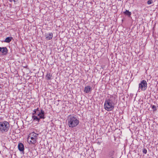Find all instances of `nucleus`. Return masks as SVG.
<instances>
[{"instance_id":"obj_1","label":"nucleus","mask_w":158,"mask_h":158,"mask_svg":"<svg viewBox=\"0 0 158 158\" xmlns=\"http://www.w3.org/2000/svg\"><path fill=\"white\" fill-rule=\"evenodd\" d=\"M68 125L70 127L73 128L77 126L79 121L76 115H70L67 118Z\"/></svg>"},{"instance_id":"obj_2","label":"nucleus","mask_w":158,"mask_h":158,"mask_svg":"<svg viewBox=\"0 0 158 158\" xmlns=\"http://www.w3.org/2000/svg\"><path fill=\"white\" fill-rule=\"evenodd\" d=\"M38 135V134L34 132L30 133L27 138V141H28L29 144H35L37 141Z\"/></svg>"},{"instance_id":"obj_3","label":"nucleus","mask_w":158,"mask_h":158,"mask_svg":"<svg viewBox=\"0 0 158 158\" xmlns=\"http://www.w3.org/2000/svg\"><path fill=\"white\" fill-rule=\"evenodd\" d=\"M10 128L9 123L6 121L0 122V132L2 133L6 132Z\"/></svg>"},{"instance_id":"obj_4","label":"nucleus","mask_w":158,"mask_h":158,"mask_svg":"<svg viewBox=\"0 0 158 158\" xmlns=\"http://www.w3.org/2000/svg\"><path fill=\"white\" fill-rule=\"evenodd\" d=\"M116 96L114 95L110 98L109 99V111L112 110L117 103V101L115 100Z\"/></svg>"},{"instance_id":"obj_5","label":"nucleus","mask_w":158,"mask_h":158,"mask_svg":"<svg viewBox=\"0 0 158 158\" xmlns=\"http://www.w3.org/2000/svg\"><path fill=\"white\" fill-rule=\"evenodd\" d=\"M147 83L146 81H142L139 84V88L142 90H145L147 88Z\"/></svg>"},{"instance_id":"obj_6","label":"nucleus","mask_w":158,"mask_h":158,"mask_svg":"<svg viewBox=\"0 0 158 158\" xmlns=\"http://www.w3.org/2000/svg\"><path fill=\"white\" fill-rule=\"evenodd\" d=\"M45 113L44 111L43 110L41 109L40 112L38 113V116L40 117V118L44 119L45 118Z\"/></svg>"},{"instance_id":"obj_7","label":"nucleus","mask_w":158,"mask_h":158,"mask_svg":"<svg viewBox=\"0 0 158 158\" xmlns=\"http://www.w3.org/2000/svg\"><path fill=\"white\" fill-rule=\"evenodd\" d=\"M0 52L3 55H6L7 53L8 50L6 47H1V51Z\"/></svg>"},{"instance_id":"obj_8","label":"nucleus","mask_w":158,"mask_h":158,"mask_svg":"<svg viewBox=\"0 0 158 158\" xmlns=\"http://www.w3.org/2000/svg\"><path fill=\"white\" fill-rule=\"evenodd\" d=\"M18 148L19 151L21 152L24 151V146L22 143H19Z\"/></svg>"},{"instance_id":"obj_9","label":"nucleus","mask_w":158,"mask_h":158,"mask_svg":"<svg viewBox=\"0 0 158 158\" xmlns=\"http://www.w3.org/2000/svg\"><path fill=\"white\" fill-rule=\"evenodd\" d=\"M32 118L33 121H36L38 123L40 122V119H41L40 118V117H38L37 115H33Z\"/></svg>"},{"instance_id":"obj_10","label":"nucleus","mask_w":158,"mask_h":158,"mask_svg":"<svg viewBox=\"0 0 158 158\" xmlns=\"http://www.w3.org/2000/svg\"><path fill=\"white\" fill-rule=\"evenodd\" d=\"M46 36L47 40H50L53 37V34L52 33H49L46 35Z\"/></svg>"},{"instance_id":"obj_11","label":"nucleus","mask_w":158,"mask_h":158,"mask_svg":"<svg viewBox=\"0 0 158 158\" xmlns=\"http://www.w3.org/2000/svg\"><path fill=\"white\" fill-rule=\"evenodd\" d=\"M91 90V89L89 86H87L85 87L84 91L86 93H89Z\"/></svg>"},{"instance_id":"obj_12","label":"nucleus","mask_w":158,"mask_h":158,"mask_svg":"<svg viewBox=\"0 0 158 158\" xmlns=\"http://www.w3.org/2000/svg\"><path fill=\"white\" fill-rule=\"evenodd\" d=\"M105 109L107 111H109V100H107L104 103Z\"/></svg>"},{"instance_id":"obj_13","label":"nucleus","mask_w":158,"mask_h":158,"mask_svg":"<svg viewBox=\"0 0 158 158\" xmlns=\"http://www.w3.org/2000/svg\"><path fill=\"white\" fill-rule=\"evenodd\" d=\"M123 13L125 15L128 16L129 17H131V12L127 10H126L125 11L123 12Z\"/></svg>"},{"instance_id":"obj_14","label":"nucleus","mask_w":158,"mask_h":158,"mask_svg":"<svg viewBox=\"0 0 158 158\" xmlns=\"http://www.w3.org/2000/svg\"><path fill=\"white\" fill-rule=\"evenodd\" d=\"M12 39V37H8L4 41V42L8 43H9L10 41H11Z\"/></svg>"},{"instance_id":"obj_15","label":"nucleus","mask_w":158,"mask_h":158,"mask_svg":"<svg viewBox=\"0 0 158 158\" xmlns=\"http://www.w3.org/2000/svg\"><path fill=\"white\" fill-rule=\"evenodd\" d=\"M52 77V75L49 73H47L46 75V77L48 79H50Z\"/></svg>"},{"instance_id":"obj_16","label":"nucleus","mask_w":158,"mask_h":158,"mask_svg":"<svg viewBox=\"0 0 158 158\" xmlns=\"http://www.w3.org/2000/svg\"><path fill=\"white\" fill-rule=\"evenodd\" d=\"M151 107L153 110V111H155L156 110V107L154 105H151Z\"/></svg>"},{"instance_id":"obj_17","label":"nucleus","mask_w":158,"mask_h":158,"mask_svg":"<svg viewBox=\"0 0 158 158\" xmlns=\"http://www.w3.org/2000/svg\"><path fill=\"white\" fill-rule=\"evenodd\" d=\"M39 112H37L35 110H34L33 111V112L32 113V115H37L38 116V114Z\"/></svg>"},{"instance_id":"obj_18","label":"nucleus","mask_w":158,"mask_h":158,"mask_svg":"<svg viewBox=\"0 0 158 158\" xmlns=\"http://www.w3.org/2000/svg\"><path fill=\"white\" fill-rule=\"evenodd\" d=\"M114 151H111L109 153V155L111 156H114Z\"/></svg>"},{"instance_id":"obj_19","label":"nucleus","mask_w":158,"mask_h":158,"mask_svg":"<svg viewBox=\"0 0 158 158\" xmlns=\"http://www.w3.org/2000/svg\"><path fill=\"white\" fill-rule=\"evenodd\" d=\"M153 1L152 0H149L147 2V4L148 5H150L153 3Z\"/></svg>"},{"instance_id":"obj_20","label":"nucleus","mask_w":158,"mask_h":158,"mask_svg":"<svg viewBox=\"0 0 158 158\" xmlns=\"http://www.w3.org/2000/svg\"><path fill=\"white\" fill-rule=\"evenodd\" d=\"M143 152L144 153L146 154L147 153V149L146 148H144L143 149Z\"/></svg>"},{"instance_id":"obj_21","label":"nucleus","mask_w":158,"mask_h":158,"mask_svg":"<svg viewBox=\"0 0 158 158\" xmlns=\"http://www.w3.org/2000/svg\"><path fill=\"white\" fill-rule=\"evenodd\" d=\"M34 110H35L37 112H40V110H39V108H37V109H35Z\"/></svg>"}]
</instances>
